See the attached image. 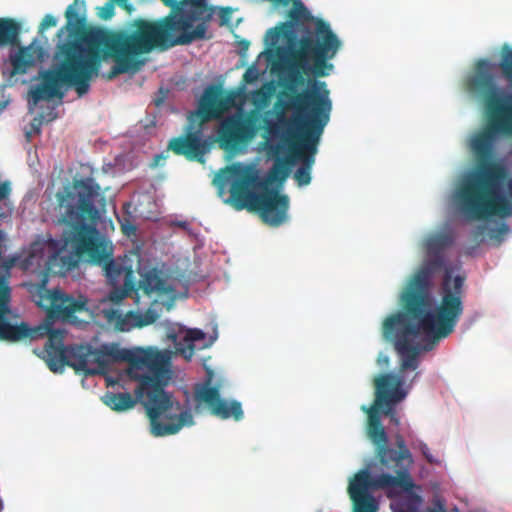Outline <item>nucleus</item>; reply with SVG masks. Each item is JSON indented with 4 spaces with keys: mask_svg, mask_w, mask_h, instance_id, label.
<instances>
[{
    "mask_svg": "<svg viewBox=\"0 0 512 512\" xmlns=\"http://www.w3.org/2000/svg\"><path fill=\"white\" fill-rule=\"evenodd\" d=\"M159 315L153 309L145 312L129 311L126 314L118 313L116 316L115 326L117 330L126 332L134 328H143L156 322Z\"/></svg>",
    "mask_w": 512,
    "mask_h": 512,
    "instance_id": "17",
    "label": "nucleus"
},
{
    "mask_svg": "<svg viewBox=\"0 0 512 512\" xmlns=\"http://www.w3.org/2000/svg\"><path fill=\"white\" fill-rule=\"evenodd\" d=\"M238 44H239L241 53H245L248 50L249 45H250L249 41H247V40H241V41H239Z\"/></svg>",
    "mask_w": 512,
    "mask_h": 512,
    "instance_id": "28",
    "label": "nucleus"
},
{
    "mask_svg": "<svg viewBox=\"0 0 512 512\" xmlns=\"http://www.w3.org/2000/svg\"><path fill=\"white\" fill-rule=\"evenodd\" d=\"M237 178L230 187L233 206L237 210L247 209L258 212L263 221L271 226L281 225L287 218L289 198L275 189L267 187L258 172L245 169L240 173L234 169Z\"/></svg>",
    "mask_w": 512,
    "mask_h": 512,
    "instance_id": "5",
    "label": "nucleus"
},
{
    "mask_svg": "<svg viewBox=\"0 0 512 512\" xmlns=\"http://www.w3.org/2000/svg\"><path fill=\"white\" fill-rule=\"evenodd\" d=\"M165 385L160 367L153 368L150 374L139 377L137 394L140 397L145 396L144 405L150 420L151 433L156 437L176 434L182 427L194 423L189 410L182 411L179 415L170 413L173 402L164 391Z\"/></svg>",
    "mask_w": 512,
    "mask_h": 512,
    "instance_id": "6",
    "label": "nucleus"
},
{
    "mask_svg": "<svg viewBox=\"0 0 512 512\" xmlns=\"http://www.w3.org/2000/svg\"><path fill=\"white\" fill-rule=\"evenodd\" d=\"M419 449H420L422 455L424 456V458L427 460V462H429L430 464L437 462L436 459L431 454L430 449L426 443L420 442Z\"/></svg>",
    "mask_w": 512,
    "mask_h": 512,
    "instance_id": "26",
    "label": "nucleus"
},
{
    "mask_svg": "<svg viewBox=\"0 0 512 512\" xmlns=\"http://www.w3.org/2000/svg\"><path fill=\"white\" fill-rule=\"evenodd\" d=\"M465 280V275L453 276L451 269L446 268L440 286V303L433 310H429L430 305H424L419 311H413L408 308V300H401L403 311L390 315L383 322V337L393 342L402 358L397 375L403 378V383L402 374L418 368L419 353L432 350L454 331L464 310Z\"/></svg>",
    "mask_w": 512,
    "mask_h": 512,
    "instance_id": "3",
    "label": "nucleus"
},
{
    "mask_svg": "<svg viewBox=\"0 0 512 512\" xmlns=\"http://www.w3.org/2000/svg\"><path fill=\"white\" fill-rule=\"evenodd\" d=\"M21 24L13 18H0V49L20 45Z\"/></svg>",
    "mask_w": 512,
    "mask_h": 512,
    "instance_id": "19",
    "label": "nucleus"
},
{
    "mask_svg": "<svg viewBox=\"0 0 512 512\" xmlns=\"http://www.w3.org/2000/svg\"><path fill=\"white\" fill-rule=\"evenodd\" d=\"M406 512H419V509H416L415 507H413L411 510L409 511H406ZM425 512H447L445 511V509L443 508L442 505L439 506V509H433V508H430L428 509L427 511Z\"/></svg>",
    "mask_w": 512,
    "mask_h": 512,
    "instance_id": "29",
    "label": "nucleus"
},
{
    "mask_svg": "<svg viewBox=\"0 0 512 512\" xmlns=\"http://www.w3.org/2000/svg\"><path fill=\"white\" fill-rule=\"evenodd\" d=\"M128 229L132 230L133 232L135 231V227H133V226H131L130 228H128V227H126V226H123V231H124L126 234H129Z\"/></svg>",
    "mask_w": 512,
    "mask_h": 512,
    "instance_id": "34",
    "label": "nucleus"
},
{
    "mask_svg": "<svg viewBox=\"0 0 512 512\" xmlns=\"http://www.w3.org/2000/svg\"><path fill=\"white\" fill-rule=\"evenodd\" d=\"M56 25H57V19L53 15L47 14L44 16V18L42 19V21L40 23L39 32H43L44 30H46L50 27H54Z\"/></svg>",
    "mask_w": 512,
    "mask_h": 512,
    "instance_id": "25",
    "label": "nucleus"
},
{
    "mask_svg": "<svg viewBox=\"0 0 512 512\" xmlns=\"http://www.w3.org/2000/svg\"><path fill=\"white\" fill-rule=\"evenodd\" d=\"M397 450L392 449L388 444L380 445L377 447L376 455L381 465L396 469V475L400 471L406 470L409 472V467L413 463L412 454L406 446L405 440L401 435L396 436Z\"/></svg>",
    "mask_w": 512,
    "mask_h": 512,
    "instance_id": "16",
    "label": "nucleus"
},
{
    "mask_svg": "<svg viewBox=\"0 0 512 512\" xmlns=\"http://www.w3.org/2000/svg\"><path fill=\"white\" fill-rule=\"evenodd\" d=\"M76 262L74 263H69V266H75Z\"/></svg>",
    "mask_w": 512,
    "mask_h": 512,
    "instance_id": "37",
    "label": "nucleus"
},
{
    "mask_svg": "<svg viewBox=\"0 0 512 512\" xmlns=\"http://www.w3.org/2000/svg\"><path fill=\"white\" fill-rule=\"evenodd\" d=\"M485 231L486 227L484 225L477 226L472 232L473 239L475 241H482Z\"/></svg>",
    "mask_w": 512,
    "mask_h": 512,
    "instance_id": "27",
    "label": "nucleus"
},
{
    "mask_svg": "<svg viewBox=\"0 0 512 512\" xmlns=\"http://www.w3.org/2000/svg\"><path fill=\"white\" fill-rule=\"evenodd\" d=\"M99 193L100 186L93 178L74 180L72 186L57 193L58 207L62 223L72 228L66 244L79 258L86 257L91 264L100 266L108 281L116 283L123 274L129 277L133 270L114 259L111 242L100 236L94 226L86 224L98 218L94 202Z\"/></svg>",
    "mask_w": 512,
    "mask_h": 512,
    "instance_id": "4",
    "label": "nucleus"
},
{
    "mask_svg": "<svg viewBox=\"0 0 512 512\" xmlns=\"http://www.w3.org/2000/svg\"><path fill=\"white\" fill-rule=\"evenodd\" d=\"M160 158H161V155H157V156L155 157V161H156V162H158V160H159ZM155 165H157V163H155Z\"/></svg>",
    "mask_w": 512,
    "mask_h": 512,
    "instance_id": "35",
    "label": "nucleus"
},
{
    "mask_svg": "<svg viewBox=\"0 0 512 512\" xmlns=\"http://www.w3.org/2000/svg\"><path fill=\"white\" fill-rule=\"evenodd\" d=\"M106 9H107V15H105V18L111 16L112 11H113V6L112 5H107Z\"/></svg>",
    "mask_w": 512,
    "mask_h": 512,
    "instance_id": "33",
    "label": "nucleus"
},
{
    "mask_svg": "<svg viewBox=\"0 0 512 512\" xmlns=\"http://www.w3.org/2000/svg\"><path fill=\"white\" fill-rule=\"evenodd\" d=\"M396 491L398 492L397 495L400 494V492H403L400 488H397ZM407 493L406 499L403 503L404 512L411 510L413 507L416 509H419V506L422 502L421 496L413 492V488L410 491H404Z\"/></svg>",
    "mask_w": 512,
    "mask_h": 512,
    "instance_id": "23",
    "label": "nucleus"
},
{
    "mask_svg": "<svg viewBox=\"0 0 512 512\" xmlns=\"http://www.w3.org/2000/svg\"><path fill=\"white\" fill-rule=\"evenodd\" d=\"M388 361H389L388 357H384V359H382V362H384V363H388Z\"/></svg>",
    "mask_w": 512,
    "mask_h": 512,
    "instance_id": "36",
    "label": "nucleus"
},
{
    "mask_svg": "<svg viewBox=\"0 0 512 512\" xmlns=\"http://www.w3.org/2000/svg\"><path fill=\"white\" fill-rule=\"evenodd\" d=\"M281 146L280 145H270L268 147V153L275 157L274 164L268 172L267 178L264 181H267V186L273 182L282 183L289 176L290 168L294 163V159L292 156L280 157Z\"/></svg>",
    "mask_w": 512,
    "mask_h": 512,
    "instance_id": "18",
    "label": "nucleus"
},
{
    "mask_svg": "<svg viewBox=\"0 0 512 512\" xmlns=\"http://www.w3.org/2000/svg\"><path fill=\"white\" fill-rule=\"evenodd\" d=\"M169 336L173 339L178 351L184 354L185 357H191L195 348L194 343L196 341L203 340L205 338V333L202 330L196 328L186 330L183 336V341L185 343L183 346L181 343H177V335L170 334Z\"/></svg>",
    "mask_w": 512,
    "mask_h": 512,
    "instance_id": "22",
    "label": "nucleus"
},
{
    "mask_svg": "<svg viewBox=\"0 0 512 512\" xmlns=\"http://www.w3.org/2000/svg\"><path fill=\"white\" fill-rule=\"evenodd\" d=\"M139 287L146 294H152L154 292H167L165 280L159 275V273L155 269L150 270L142 275V278L139 282Z\"/></svg>",
    "mask_w": 512,
    "mask_h": 512,
    "instance_id": "21",
    "label": "nucleus"
},
{
    "mask_svg": "<svg viewBox=\"0 0 512 512\" xmlns=\"http://www.w3.org/2000/svg\"><path fill=\"white\" fill-rule=\"evenodd\" d=\"M211 380L208 379L205 383L199 384L195 387V399L198 402L205 403L210 410V413L220 419H234L240 421L244 417L242 405L237 400L228 401L220 397V392L217 387L210 385Z\"/></svg>",
    "mask_w": 512,
    "mask_h": 512,
    "instance_id": "13",
    "label": "nucleus"
},
{
    "mask_svg": "<svg viewBox=\"0 0 512 512\" xmlns=\"http://www.w3.org/2000/svg\"><path fill=\"white\" fill-rule=\"evenodd\" d=\"M261 120L262 115L258 110L226 117L217 131L220 147L231 152L240 150L256 136Z\"/></svg>",
    "mask_w": 512,
    "mask_h": 512,
    "instance_id": "12",
    "label": "nucleus"
},
{
    "mask_svg": "<svg viewBox=\"0 0 512 512\" xmlns=\"http://www.w3.org/2000/svg\"><path fill=\"white\" fill-rule=\"evenodd\" d=\"M244 80H245L247 83H250V82H252V81L254 80V77H251L249 70L245 72V74H244Z\"/></svg>",
    "mask_w": 512,
    "mask_h": 512,
    "instance_id": "31",
    "label": "nucleus"
},
{
    "mask_svg": "<svg viewBox=\"0 0 512 512\" xmlns=\"http://www.w3.org/2000/svg\"><path fill=\"white\" fill-rule=\"evenodd\" d=\"M497 140L494 142L496 143ZM495 150V144H493V150L491 156L486 160L488 163L497 162L501 163L506 169V176L496 186H488L485 184L482 188L480 199L471 198L470 200L465 199L462 194V189L466 181L476 174L479 170V166L483 160L473 151L477 158V167L474 172L467 175L455 193V199L458 204L461 213L469 220H484L492 216L507 217L512 213V206L502 190L507 182L508 189L512 196V178H509V171L505 164L500 160H492Z\"/></svg>",
    "mask_w": 512,
    "mask_h": 512,
    "instance_id": "8",
    "label": "nucleus"
},
{
    "mask_svg": "<svg viewBox=\"0 0 512 512\" xmlns=\"http://www.w3.org/2000/svg\"><path fill=\"white\" fill-rule=\"evenodd\" d=\"M497 70L512 88V47L507 43L500 48V60L497 64L489 58L476 60L471 74L464 81L465 89L481 101L485 113L483 128L470 141L472 151L484 161L462 189L463 197L467 200L480 199L485 184L496 186L507 174L501 163L486 161L492 154L496 140L512 137V93H507L499 86Z\"/></svg>",
    "mask_w": 512,
    "mask_h": 512,
    "instance_id": "2",
    "label": "nucleus"
},
{
    "mask_svg": "<svg viewBox=\"0 0 512 512\" xmlns=\"http://www.w3.org/2000/svg\"><path fill=\"white\" fill-rule=\"evenodd\" d=\"M375 400L368 408L367 436L375 445L388 444V436L381 423L380 412L394 414V405L405 399L407 391L403 389V378L394 373H382L374 378Z\"/></svg>",
    "mask_w": 512,
    "mask_h": 512,
    "instance_id": "11",
    "label": "nucleus"
},
{
    "mask_svg": "<svg viewBox=\"0 0 512 512\" xmlns=\"http://www.w3.org/2000/svg\"><path fill=\"white\" fill-rule=\"evenodd\" d=\"M385 416H388L390 417V420L395 422L396 424H398V419H397V416H396V412L394 411V414H384Z\"/></svg>",
    "mask_w": 512,
    "mask_h": 512,
    "instance_id": "32",
    "label": "nucleus"
},
{
    "mask_svg": "<svg viewBox=\"0 0 512 512\" xmlns=\"http://www.w3.org/2000/svg\"><path fill=\"white\" fill-rule=\"evenodd\" d=\"M213 14L214 9L207 0H181L165 17L137 18L130 31L120 30L106 36L102 51L86 26L85 2L74 0L65 12L67 23L58 33L64 29L68 32L67 41L57 45L55 59L59 66L55 72H47L42 83L31 90L29 103L62 99L61 84L74 87L79 96L86 94L91 79L98 75L101 62L107 57L115 64L104 77L112 80L120 74L139 71L144 64L137 59L141 55L206 39Z\"/></svg>",
    "mask_w": 512,
    "mask_h": 512,
    "instance_id": "1",
    "label": "nucleus"
},
{
    "mask_svg": "<svg viewBox=\"0 0 512 512\" xmlns=\"http://www.w3.org/2000/svg\"><path fill=\"white\" fill-rule=\"evenodd\" d=\"M415 487L410 472L402 470L393 476L382 473L371 477L367 470L358 472L348 486V493L353 502V512H378L379 503L369 492L371 489H387V497L392 498L398 494L397 488L410 491Z\"/></svg>",
    "mask_w": 512,
    "mask_h": 512,
    "instance_id": "10",
    "label": "nucleus"
},
{
    "mask_svg": "<svg viewBox=\"0 0 512 512\" xmlns=\"http://www.w3.org/2000/svg\"><path fill=\"white\" fill-rule=\"evenodd\" d=\"M294 179L299 186H306L311 182V170L308 166H299L294 173Z\"/></svg>",
    "mask_w": 512,
    "mask_h": 512,
    "instance_id": "24",
    "label": "nucleus"
},
{
    "mask_svg": "<svg viewBox=\"0 0 512 512\" xmlns=\"http://www.w3.org/2000/svg\"><path fill=\"white\" fill-rule=\"evenodd\" d=\"M453 242V236L444 232L431 234L425 239L423 246L427 258L401 296V300H408L410 310L419 311L421 306L430 305L432 276L444 267V252Z\"/></svg>",
    "mask_w": 512,
    "mask_h": 512,
    "instance_id": "9",
    "label": "nucleus"
},
{
    "mask_svg": "<svg viewBox=\"0 0 512 512\" xmlns=\"http://www.w3.org/2000/svg\"><path fill=\"white\" fill-rule=\"evenodd\" d=\"M42 58L43 49L40 46L30 44L19 47L15 53L9 55L8 63L10 67H7L5 63L2 67V74L9 81H12L15 76L28 73Z\"/></svg>",
    "mask_w": 512,
    "mask_h": 512,
    "instance_id": "15",
    "label": "nucleus"
},
{
    "mask_svg": "<svg viewBox=\"0 0 512 512\" xmlns=\"http://www.w3.org/2000/svg\"><path fill=\"white\" fill-rule=\"evenodd\" d=\"M102 401L110 409L117 412L127 411L136 404V400L128 392L114 393L108 391L102 397Z\"/></svg>",
    "mask_w": 512,
    "mask_h": 512,
    "instance_id": "20",
    "label": "nucleus"
},
{
    "mask_svg": "<svg viewBox=\"0 0 512 512\" xmlns=\"http://www.w3.org/2000/svg\"><path fill=\"white\" fill-rule=\"evenodd\" d=\"M227 107L228 99L223 97L222 90L215 86L208 87L200 99L198 110L188 117L185 135L171 139L168 148L190 161L203 162L209 149L208 142L203 139V125L218 118Z\"/></svg>",
    "mask_w": 512,
    "mask_h": 512,
    "instance_id": "7",
    "label": "nucleus"
},
{
    "mask_svg": "<svg viewBox=\"0 0 512 512\" xmlns=\"http://www.w3.org/2000/svg\"><path fill=\"white\" fill-rule=\"evenodd\" d=\"M50 306L47 314L50 319H61L64 322L77 324V313L87 311V299L83 296L74 298L60 290L49 294Z\"/></svg>",
    "mask_w": 512,
    "mask_h": 512,
    "instance_id": "14",
    "label": "nucleus"
},
{
    "mask_svg": "<svg viewBox=\"0 0 512 512\" xmlns=\"http://www.w3.org/2000/svg\"><path fill=\"white\" fill-rule=\"evenodd\" d=\"M230 16L229 9H224L221 14L222 23H226L228 21V17Z\"/></svg>",
    "mask_w": 512,
    "mask_h": 512,
    "instance_id": "30",
    "label": "nucleus"
}]
</instances>
